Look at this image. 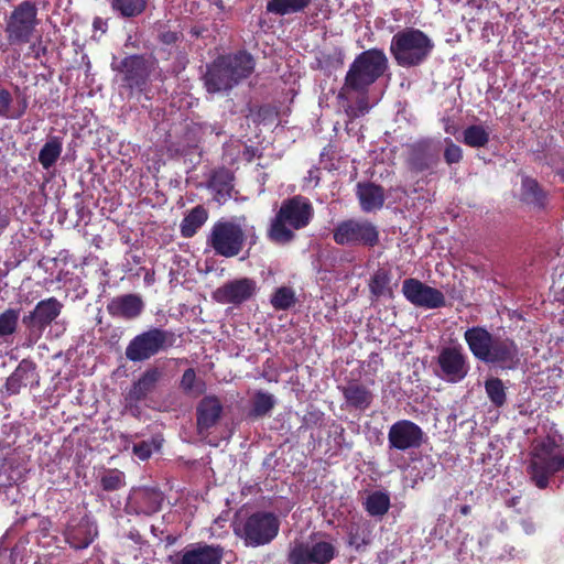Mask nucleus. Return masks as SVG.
<instances>
[{"instance_id":"nucleus-40","label":"nucleus","mask_w":564,"mask_h":564,"mask_svg":"<svg viewBox=\"0 0 564 564\" xmlns=\"http://www.w3.org/2000/svg\"><path fill=\"white\" fill-rule=\"evenodd\" d=\"M489 140V132L481 124L468 126L463 131V142L470 148H485Z\"/></svg>"},{"instance_id":"nucleus-5","label":"nucleus","mask_w":564,"mask_h":564,"mask_svg":"<svg viewBox=\"0 0 564 564\" xmlns=\"http://www.w3.org/2000/svg\"><path fill=\"white\" fill-rule=\"evenodd\" d=\"M387 67L388 58L382 50L370 48L361 52L350 64L338 98H345V90L367 94L369 87L384 74Z\"/></svg>"},{"instance_id":"nucleus-4","label":"nucleus","mask_w":564,"mask_h":564,"mask_svg":"<svg viewBox=\"0 0 564 564\" xmlns=\"http://www.w3.org/2000/svg\"><path fill=\"white\" fill-rule=\"evenodd\" d=\"M527 473L536 488H547L552 477L564 473V445L550 435L535 443L529 454Z\"/></svg>"},{"instance_id":"nucleus-3","label":"nucleus","mask_w":564,"mask_h":564,"mask_svg":"<svg viewBox=\"0 0 564 564\" xmlns=\"http://www.w3.org/2000/svg\"><path fill=\"white\" fill-rule=\"evenodd\" d=\"M314 207L303 195H295L282 202L272 218L268 237L275 243H289L295 239V230L306 228L314 218Z\"/></svg>"},{"instance_id":"nucleus-50","label":"nucleus","mask_w":564,"mask_h":564,"mask_svg":"<svg viewBox=\"0 0 564 564\" xmlns=\"http://www.w3.org/2000/svg\"><path fill=\"white\" fill-rule=\"evenodd\" d=\"M26 109H28V101L25 98H23L21 101H19L18 107H13V105L11 106L12 117H10L9 119L17 120V119L22 118L24 116V113L26 112Z\"/></svg>"},{"instance_id":"nucleus-12","label":"nucleus","mask_w":564,"mask_h":564,"mask_svg":"<svg viewBox=\"0 0 564 564\" xmlns=\"http://www.w3.org/2000/svg\"><path fill=\"white\" fill-rule=\"evenodd\" d=\"M111 69L120 75L121 86L131 94L144 91L151 75V64L142 54L127 55L120 61L113 57Z\"/></svg>"},{"instance_id":"nucleus-48","label":"nucleus","mask_w":564,"mask_h":564,"mask_svg":"<svg viewBox=\"0 0 564 564\" xmlns=\"http://www.w3.org/2000/svg\"><path fill=\"white\" fill-rule=\"evenodd\" d=\"M196 372L193 368H188L183 372L180 387L185 393H192L195 389Z\"/></svg>"},{"instance_id":"nucleus-43","label":"nucleus","mask_w":564,"mask_h":564,"mask_svg":"<svg viewBox=\"0 0 564 564\" xmlns=\"http://www.w3.org/2000/svg\"><path fill=\"white\" fill-rule=\"evenodd\" d=\"M295 303V294L292 289L281 286L275 290L271 297V304L275 310H289Z\"/></svg>"},{"instance_id":"nucleus-52","label":"nucleus","mask_w":564,"mask_h":564,"mask_svg":"<svg viewBox=\"0 0 564 564\" xmlns=\"http://www.w3.org/2000/svg\"><path fill=\"white\" fill-rule=\"evenodd\" d=\"M206 31H207V28L204 25H194L191 28L189 34L195 39H199V37H203V35Z\"/></svg>"},{"instance_id":"nucleus-13","label":"nucleus","mask_w":564,"mask_h":564,"mask_svg":"<svg viewBox=\"0 0 564 564\" xmlns=\"http://www.w3.org/2000/svg\"><path fill=\"white\" fill-rule=\"evenodd\" d=\"M435 362V375L448 383L463 381L470 371L468 357L460 345L442 347Z\"/></svg>"},{"instance_id":"nucleus-44","label":"nucleus","mask_w":564,"mask_h":564,"mask_svg":"<svg viewBox=\"0 0 564 564\" xmlns=\"http://www.w3.org/2000/svg\"><path fill=\"white\" fill-rule=\"evenodd\" d=\"M445 149H444V161L446 164H457L463 160V149L457 145L451 138L444 139Z\"/></svg>"},{"instance_id":"nucleus-54","label":"nucleus","mask_w":564,"mask_h":564,"mask_svg":"<svg viewBox=\"0 0 564 564\" xmlns=\"http://www.w3.org/2000/svg\"><path fill=\"white\" fill-rule=\"evenodd\" d=\"M520 500H521L520 496H513V497H511L510 499L507 500V506L509 508H514V507H517L519 505Z\"/></svg>"},{"instance_id":"nucleus-6","label":"nucleus","mask_w":564,"mask_h":564,"mask_svg":"<svg viewBox=\"0 0 564 564\" xmlns=\"http://www.w3.org/2000/svg\"><path fill=\"white\" fill-rule=\"evenodd\" d=\"M434 48L432 40L421 30L405 28L397 32L390 44V52L401 67H414L424 63Z\"/></svg>"},{"instance_id":"nucleus-51","label":"nucleus","mask_w":564,"mask_h":564,"mask_svg":"<svg viewBox=\"0 0 564 564\" xmlns=\"http://www.w3.org/2000/svg\"><path fill=\"white\" fill-rule=\"evenodd\" d=\"M357 109L360 115H364L369 110L368 98L366 94H362V97L357 100Z\"/></svg>"},{"instance_id":"nucleus-60","label":"nucleus","mask_w":564,"mask_h":564,"mask_svg":"<svg viewBox=\"0 0 564 564\" xmlns=\"http://www.w3.org/2000/svg\"><path fill=\"white\" fill-rule=\"evenodd\" d=\"M88 544H89V541L85 542L83 545H80V547H86V546H88Z\"/></svg>"},{"instance_id":"nucleus-23","label":"nucleus","mask_w":564,"mask_h":564,"mask_svg":"<svg viewBox=\"0 0 564 564\" xmlns=\"http://www.w3.org/2000/svg\"><path fill=\"white\" fill-rule=\"evenodd\" d=\"M224 406L215 394L205 395L196 406V425L199 434L207 433L223 416Z\"/></svg>"},{"instance_id":"nucleus-14","label":"nucleus","mask_w":564,"mask_h":564,"mask_svg":"<svg viewBox=\"0 0 564 564\" xmlns=\"http://www.w3.org/2000/svg\"><path fill=\"white\" fill-rule=\"evenodd\" d=\"M336 556L335 546L327 541L308 544L295 541L288 553L289 564H329Z\"/></svg>"},{"instance_id":"nucleus-17","label":"nucleus","mask_w":564,"mask_h":564,"mask_svg":"<svg viewBox=\"0 0 564 564\" xmlns=\"http://www.w3.org/2000/svg\"><path fill=\"white\" fill-rule=\"evenodd\" d=\"M63 304L56 297H48L37 302L33 311L22 318L23 325L30 332V336L40 338L43 332L61 314Z\"/></svg>"},{"instance_id":"nucleus-8","label":"nucleus","mask_w":564,"mask_h":564,"mask_svg":"<svg viewBox=\"0 0 564 564\" xmlns=\"http://www.w3.org/2000/svg\"><path fill=\"white\" fill-rule=\"evenodd\" d=\"M175 334L161 327H150L135 335L126 347V358L132 362H142L166 351L174 346Z\"/></svg>"},{"instance_id":"nucleus-57","label":"nucleus","mask_w":564,"mask_h":564,"mask_svg":"<svg viewBox=\"0 0 564 564\" xmlns=\"http://www.w3.org/2000/svg\"><path fill=\"white\" fill-rule=\"evenodd\" d=\"M213 3L221 11L226 9L224 0H213Z\"/></svg>"},{"instance_id":"nucleus-35","label":"nucleus","mask_w":564,"mask_h":564,"mask_svg":"<svg viewBox=\"0 0 564 564\" xmlns=\"http://www.w3.org/2000/svg\"><path fill=\"white\" fill-rule=\"evenodd\" d=\"M392 274L389 269L379 268L375 271L369 280V291L371 295L379 299L383 295L392 296V289L390 288Z\"/></svg>"},{"instance_id":"nucleus-36","label":"nucleus","mask_w":564,"mask_h":564,"mask_svg":"<svg viewBox=\"0 0 564 564\" xmlns=\"http://www.w3.org/2000/svg\"><path fill=\"white\" fill-rule=\"evenodd\" d=\"M362 506L369 516L383 517L391 507L390 496L384 491H373L367 496Z\"/></svg>"},{"instance_id":"nucleus-25","label":"nucleus","mask_w":564,"mask_h":564,"mask_svg":"<svg viewBox=\"0 0 564 564\" xmlns=\"http://www.w3.org/2000/svg\"><path fill=\"white\" fill-rule=\"evenodd\" d=\"M223 549L208 544H195L185 549L175 564H220Z\"/></svg>"},{"instance_id":"nucleus-49","label":"nucleus","mask_w":564,"mask_h":564,"mask_svg":"<svg viewBox=\"0 0 564 564\" xmlns=\"http://www.w3.org/2000/svg\"><path fill=\"white\" fill-rule=\"evenodd\" d=\"M132 453L134 456H137L140 460H147L152 455V447L151 444L147 441H142L140 443H137L132 446Z\"/></svg>"},{"instance_id":"nucleus-32","label":"nucleus","mask_w":564,"mask_h":564,"mask_svg":"<svg viewBox=\"0 0 564 564\" xmlns=\"http://www.w3.org/2000/svg\"><path fill=\"white\" fill-rule=\"evenodd\" d=\"M521 200L539 208H543L545 206L546 194L535 178L530 176L522 177Z\"/></svg>"},{"instance_id":"nucleus-15","label":"nucleus","mask_w":564,"mask_h":564,"mask_svg":"<svg viewBox=\"0 0 564 564\" xmlns=\"http://www.w3.org/2000/svg\"><path fill=\"white\" fill-rule=\"evenodd\" d=\"M162 371L156 367L148 368L137 381L132 383L124 395V409L134 417L141 414L140 403L156 389Z\"/></svg>"},{"instance_id":"nucleus-24","label":"nucleus","mask_w":564,"mask_h":564,"mask_svg":"<svg viewBox=\"0 0 564 564\" xmlns=\"http://www.w3.org/2000/svg\"><path fill=\"white\" fill-rule=\"evenodd\" d=\"M234 182V173L229 169L220 166L210 172L206 187L213 193L214 200L218 205H224L232 198Z\"/></svg>"},{"instance_id":"nucleus-29","label":"nucleus","mask_w":564,"mask_h":564,"mask_svg":"<svg viewBox=\"0 0 564 564\" xmlns=\"http://www.w3.org/2000/svg\"><path fill=\"white\" fill-rule=\"evenodd\" d=\"M347 545L362 553L372 542V528L366 520L351 522L347 527Z\"/></svg>"},{"instance_id":"nucleus-20","label":"nucleus","mask_w":564,"mask_h":564,"mask_svg":"<svg viewBox=\"0 0 564 564\" xmlns=\"http://www.w3.org/2000/svg\"><path fill=\"white\" fill-rule=\"evenodd\" d=\"M257 291V283L250 278H239L228 281L217 288L212 297L219 304L240 305L249 301Z\"/></svg>"},{"instance_id":"nucleus-1","label":"nucleus","mask_w":564,"mask_h":564,"mask_svg":"<svg viewBox=\"0 0 564 564\" xmlns=\"http://www.w3.org/2000/svg\"><path fill=\"white\" fill-rule=\"evenodd\" d=\"M464 339L475 359L502 370L514 369L519 361V347L507 336L494 335L482 326L465 330Z\"/></svg>"},{"instance_id":"nucleus-31","label":"nucleus","mask_w":564,"mask_h":564,"mask_svg":"<svg viewBox=\"0 0 564 564\" xmlns=\"http://www.w3.org/2000/svg\"><path fill=\"white\" fill-rule=\"evenodd\" d=\"M156 31V40L162 45L158 53L162 58L169 59L171 56V50L178 46L182 42L183 33L178 30H171L166 23L159 24Z\"/></svg>"},{"instance_id":"nucleus-53","label":"nucleus","mask_w":564,"mask_h":564,"mask_svg":"<svg viewBox=\"0 0 564 564\" xmlns=\"http://www.w3.org/2000/svg\"><path fill=\"white\" fill-rule=\"evenodd\" d=\"M521 527L527 534H532L535 531L534 523L528 519L521 521Z\"/></svg>"},{"instance_id":"nucleus-7","label":"nucleus","mask_w":564,"mask_h":564,"mask_svg":"<svg viewBox=\"0 0 564 564\" xmlns=\"http://www.w3.org/2000/svg\"><path fill=\"white\" fill-rule=\"evenodd\" d=\"M280 519L270 511H256L236 523L235 534L247 547H258L271 543L279 534Z\"/></svg>"},{"instance_id":"nucleus-56","label":"nucleus","mask_w":564,"mask_h":564,"mask_svg":"<svg viewBox=\"0 0 564 564\" xmlns=\"http://www.w3.org/2000/svg\"><path fill=\"white\" fill-rule=\"evenodd\" d=\"M129 538L133 540L135 543H140L141 541V535L138 531H130Z\"/></svg>"},{"instance_id":"nucleus-10","label":"nucleus","mask_w":564,"mask_h":564,"mask_svg":"<svg viewBox=\"0 0 564 564\" xmlns=\"http://www.w3.org/2000/svg\"><path fill=\"white\" fill-rule=\"evenodd\" d=\"M39 24L35 2L24 0L11 11L7 19L4 32L11 45L28 44Z\"/></svg>"},{"instance_id":"nucleus-26","label":"nucleus","mask_w":564,"mask_h":564,"mask_svg":"<svg viewBox=\"0 0 564 564\" xmlns=\"http://www.w3.org/2000/svg\"><path fill=\"white\" fill-rule=\"evenodd\" d=\"M144 303L138 294H124L111 299L107 304V312L112 317L133 319L143 311Z\"/></svg>"},{"instance_id":"nucleus-27","label":"nucleus","mask_w":564,"mask_h":564,"mask_svg":"<svg viewBox=\"0 0 564 564\" xmlns=\"http://www.w3.org/2000/svg\"><path fill=\"white\" fill-rule=\"evenodd\" d=\"M341 394L348 408L365 411L373 402L372 391L364 383L351 380L346 386L340 387Z\"/></svg>"},{"instance_id":"nucleus-46","label":"nucleus","mask_w":564,"mask_h":564,"mask_svg":"<svg viewBox=\"0 0 564 564\" xmlns=\"http://www.w3.org/2000/svg\"><path fill=\"white\" fill-rule=\"evenodd\" d=\"M344 57L343 51L336 48L333 53L324 55L322 63L326 68L338 69L344 65Z\"/></svg>"},{"instance_id":"nucleus-33","label":"nucleus","mask_w":564,"mask_h":564,"mask_svg":"<svg viewBox=\"0 0 564 564\" xmlns=\"http://www.w3.org/2000/svg\"><path fill=\"white\" fill-rule=\"evenodd\" d=\"M311 0H269L265 6L268 13L284 17L304 12Z\"/></svg>"},{"instance_id":"nucleus-42","label":"nucleus","mask_w":564,"mask_h":564,"mask_svg":"<svg viewBox=\"0 0 564 564\" xmlns=\"http://www.w3.org/2000/svg\"><path fill=\"white\" fill-rule=\"evenodd\" d=\"M485 391L488 399L496 408H501L507 402L506 387L500 378L492 377L485 381Z\"/></svg>"},{"instance_id":"nucleus-47","label":"nucleus","mask_w":564,"mask_h":564,"mask_svg":"<svg viewBox=\"0 0 564 564\" xmlns=\"http://www.w3.org/2000/svg\"><path fill=\"white\" fill-rule=\"evenodd\" d=\"M324 412L318 409L308 410L303 417V423L306 427H319L324 423Z\"/></svg>"},{"instance_id":"nucleus-28","label":"nucleus","mask_w":564,"mask_h":564,"mask_svg":"<svg viewBox=\"0 0 564 564\" xmlns=\"http://www.w3.org/2000/svg\"><path fill=\"white\" fill-rule=\"evenodd\" d=\"M356 195L365 213L381 209L386 199L383 187L372 182L358 183Z\"/></svg>"},{"instance_id":"nucleus-19","label":"nucleus","mask_w":564,"mask_h":564,"mask_svg":"<svg viewBox=\"0 0 564 564\" xmlns=\"http://www.w3.org/2000/svg\"><path fill=\"white\" fill-rule=\"evenodd\" d=\"M424 436L423 430L416 423L410 420H399L389 429V448L401 452L420 448L424 443Z\"/></svg>"},{"instance_id":"nucleus-34","label":"nucleus","mask_w":564,"mask_h":564,"mask_svg":"<svg viewBox=\"0 0 564 564\" xmlns=\"http://www.w3.org/2000/svg\"><path fill=\"white\" fill-rule=\"evenodd\" d=\"M276 399L272 393L257 390L251 399V408L248 416L252 419L267 416L274 409Z\"/></svg>"},{"instance_id":"nucleus-39","label":"nucleus","mask_w":564,"mask_h":564,"mask_svg":"<svg viewBox=\"0 0 564 564\" xmlns=\"http://www.w3.org/2000/svg\"><path fill=\"white\" fill-rule=\"evenodd\" d=\"M147 3L148 0H110L112 10L122 18H135L142 14Z\"/></svg>"},{"instance_id":"nucleus-2","label":"nucleus","mask_w":564,"mask_h":564,"mask_svg":"<svg viewBox=\"0 0 564 564\" xmlns=\"http://www.w3.org/2000/svg\"><path fill=\"white\" fill-rule=\"evenodd\" d=\"M254 67L256 61L246 50L219 55L207 66L203 77L204 86L209 94L231 90L248 78Z\"/></svg>"},{"instance_id":"nucleus-11","label":"nucleus","mask_w":564,"mask_h":564,"mask_svg":"<svg viewBox=\"0 0 564 564\" xmlns=\"http://www.w3.org/2000/svg\"><path fill=\"white\" fill-rule=\"evenodd\" d=\"M333 239L339 246L373 248L379 243L380 234L378 227L370 220L349 218L336 225Z\"/></svg>"},{"instance_id":"nucleus-30","label":"nucleus","mask_w":564,"mask_h":564,"mask_svg":"<svg viewBox=\"0 0 564 564\" xmlns=\"http://www.w3.org/2000/svg\"><path fill=\"white\" fill-rule=\"evenodd\" d=\"M208 219V210L203 205L192 208L183 218L180 229L184 238L194 237Z\"/></svg>"},{"instance_id":"nucleus-18","label":"nucleus","mask_w":564,"mask_h":564,"mask_svg":"<svg viewBox=\"0 0 564 564\" xmlns=\"http://www.w3.org/2000/svg\"><path fill=\"white\" fill-rule=\"evenodd\" d=\"M402 294L411 304L417 307L441 308L446 305L445 295L440 290L414 278H408L403 281Z\"/></svg>"},{"instance_id":"nucleus-38","label":"nucleus","mask_w":564,"mask_h":564,"mask_svg":"<svg viewBox=\"0 0 564 564\" xmlns=\"http://www.w3.org/2000/svg\"><path fill=\"white\" fill-rule=\"evenodd\" d=\"M20 308L9 307L0 313V338L4 341H9L19 326Z\"/></svg>"},{"instance_id":"nucleus-45","label":"nucleus","mask_w":564,"mask_h":564,"mask_svg":"<svg viewBox=\"0 0 564 564\" xmlns=\"http://www.w3.org/2000/svg\"><path fill=\"white\" fill-rule=\"evenodd\" d=\"M13 96L7 88L0 86V118L9 119L11 115V106Z\"/></svg>"},{"instance_id":"nucleus-59","label":"nucleus","mask_w":564,"mask_h":564,"mask_svg":"<svg viewBox=\"0 0 564 564\" xmlns=\"http://www.w3.org/2000/svg\"><path fill=\"white\" fill-rule=\"evenodd\" d=\"M558 174L561 175L562 180L564 181V170L561 171Z\"/></svg>"},{"instance_id":"nucleus-41","label":"nucleus","mask_w":564,"mask_h":564,"mask_svg":"<svg viewBox=\"0 0 564 564\" xmlns=\"http://www.w3.org/2000/svg\"><path fill=\"white\" fill-rule=\"evenodd\" d=\"M126 475L117 468L106 469L99 477V486L106 492L118 491L126 486Z\"/></svg>"},{"instance_id":"nucleus-58","label":"nucleus","mask_w":564,"mask_h":564,"mask_svg":"<svg viewBox=\"0 0 564 564\" xmlns=\"http://www.w3.org/2000/svg\"><path fill=\"white\" fill-rule=\"evenodd\" d=\"M101 23L102 20L100 18H95L93 25L95 29H100Z\"/></svg>"},{"instance_id":"nucleus-22","label":"nucleus","mask_w":564,"mask_h":564,"mask_svg":"<svg viewBox=\"0 0 564 564\" xmlns=\"http://www.w3.org/2000/svg\"><path fill=\"white\" fill-rule=\"evenodd\" d=\"M163 499L162 492L155 488H134L128 497L126 510L131 514L151 516L161 509Z\"/></svg>"},{"instance_id":"nucleus-55","label":"nucleus","mask_w":564,"mask_h":564,"mask_svg":"<svg viewBox=\"0 0 564 564\" xmlns=\"http://www.w3.org/2000/svg\"><path fill=\"white\" fill-rule=\"evenodd\" d=\"M459 512L463 516H468L471 512V507L469 505H463L459 507Z\"/></svg>"},{"instance_id":"nucleus-37","label":"nucleus","mask_w":564,"mask_h":564,"mask_svg":"<svg viewBox=\"0 0 564 564\" xmlns=\"http://www.w3.org/2000/svg\"><path fill=\"white\" fill-rule=\"evenodd\" d=\"M63 143L58 137L50 138L39 152V162L43 169H51L59 159Z\"/></svg>"},{"instance_id":"nucleus-16","label":"nucleus","mask_w":564,"mask_h":564,"mask_svg":"<svg viewBox=\"0 0 564 564\" xmlns=\"http://www.w3.org/2000/svg\"><path fill=\"white\" fill-rule=\"evenodd\" d=\"M408 167L411 172L431 171L440 163V145L432 138H422L408 145Z\"/></svg>"},{"instance_id":"nucleus-9","label":"nucleus","mask_w":564,"mask_h":564,"mask_svg":"<svg viewBox=\"0 0 564 564\" xmlns=\"http://www.w3.org/2000/svg\"><path fill=\"white\" fill-rule=\"evenodd\" d=\"M246 240V232L239 223L221 218L212 226L206 245L216 256L234 258L242 251Z\"/></svg>"},{"instance_id":"nucleus-21","label":"nucleus","mask_w":564,"mask_h":564,"mask_svg":"<svg viewBox=\"0 0 564 564\" xmlns=\"http://www.w3.org/2000/svg\"><path fill=\"white\" fill-rule=\"evenodd\" d=\"M40 379L37 365L31 358H24L7 378L3 389L8 395H17L28 386L39 388Z\"/></svg>"}]
</instances>
